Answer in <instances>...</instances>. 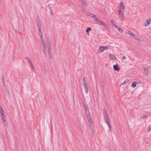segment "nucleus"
Segmentation results:
<instances>
[{
  "label": "nucleus",
  "mask_w": 151,
  "mask_h": 151,
  "mask_svg": "<svg viewBox=\"0 0 151 151\" xmlns=\"http://www.w3.org/2000/svg\"><path fill=\"white\" fill-rule=\"evenodd\" d=\"M42 45V49L44 53L46 54L47 49L48 48V47L50 46L49 44H47L45 42L44 38L40 39Z\"/></svg>",
  "instance_id": "f257e3e1"
},
{
  "label": "nucleus",
  "mask_w": 151,
  "mask_h": 151,
  "mask_svg": "<svg viewBox=\"0 0 151 151\" xmlns=\"http://www.w3.org/2000/svg\"><path fill=\"white\" fill-rule=\"evenodd\" d=\"M105 117V120L106 123L107 124L109 128V130H111V126L110 124V121L109 119V117L108 114H104Z\"/></svg>",
  "instance_id": "f03ea898"
},
{
  "label": "nucleus",
  "mask_w": 151,
  "mask_h": 151,
  "mask_svg": "<svg viewBox=\"0 0 151 151\" xmlns=\"http://www.w3.org/2000/svg\"><path fill=\"white\" fill-rule=\"evenodd\" d=\"M109 48V46H107L105 47L101 46L98 49V51L99 53L103 52L104 50H108Z\"/></svg>",
  "instance_id": "7ed1b4c3"
},
{
  "label": "nucleus",
  "mask_w": 151,
  "mask_h": 151,
  "mask_svg": "<svg viewBox=\"0 0 151 151\" xmlns=\"http://www.w3.org/2000/svg\"><path fill=\"white\" fill-rule=\"evenodd\" d=\"M25 58L29 64V65L31 68L32 69L35 70V67L32 63V61L31 59L28 56L26 57Z\"/></svg>",
  "instance_id": "20e7f679"
},
{
  "label": "nucleus",
  "mask_w": 151,
  "mask_h": 151,
  "mask_svg": "<svg viewBox=\"0 0 151 151\" xmlns=\"http://www.w3.org/2000/svg\"><path fill=\"white\" fill-rule=\"evenodd\" d=\"M88 16H90L91 17H93L95 21L97 23H98L99 22L100 20H99L98 17L96 15L93 14L91 13H88L87 14Z\"/></svg>",
  "instance_id": "39448f33"
},
{
  "label": "nucleus",
  "mask_w": 151,
  "mask_h": 151,
  "mask_svg": "<svg viewBox=\"0 0 151 151\" xmlns=\"http://www.w3.org/2000/svg\"><path fill=\"white\" fill-rule=\"evenodd\" d=\"M86 109V116L88 119H91L90 116V112L89 111V109L87 107V106H85Z\"/></svg>",
  "instance_id": "423d86ee"
},
{
  "label": "nucleus",
  "mask_w": 151,
  "mask_h": 151,
  "mask_svg": "<svg viewBox=\"0 0 151 151\" xmlns=\"http://www.w3.org/2000/svg\"><path fill=\"white\" fill-rule=\"evenodd\" d=\"M151 22V19L149 18L146 19L145 20V22L144 23V26L145 27H147L150 24Z\"/></svg>",
  "instance_id": "0eeeda50"
},
{
  "label": "nucleus",
  "mask_w": 151,
  "mask_h": 151,
  "mask_svg": "<svg viewBox=\"0 0 151 151\" xmlns=\"http://www.w3.org/2000/svg\"><path fill=\"white\" fill-rule=\"evenodd\" d=\"M48 52L50 58L52 59V49L50 46L48 47Z\"/></svg>",
  "instance_id": "6e6552de"
},
{
  "label": "nucleus",
  "mask_w": 151,
  "mask_h": 151,
  "mask_svg": "<svg viewBox=\"0 0 151 151\" xmlns=\"http://www.w3.org/2000/svg\"><path fill=\"white\" fill-rule=\"evenodd\" d=\"M109 58L110 60H116L117 58L114 55L112 54H109Z\"/></svg>",
  "instance_id": "1a4fd4ad"
},
{
  "label": "nucleus",
  "mask_w": 151,
  "mask_h": 151,
  "mask_svg": "<svg viewBox=\"0 0 151 151\" xmlns=\"http://www.w3.org/2000/svg\"><path fill=\"white\" fill-rule=\"evenodd\" d=\"M119 9H122L124 10L125 9V7L124 5L122 3V1H121V3H119Z\"/></svg>",
  "instance_id": "9d476101"
},
{
  "label": "nucleus",
  "mask_w": 151,
  "mask_h": 151,
  "mask_svg": "<svg viewBox=\"0 0 151 151\" xmlns=\"http://www.w3.org/2000/svg\"><path fill=\"white\" fill-rule=\"evenodd\" d=\"M119 16L120 18L121 21H124V16L123 13L122 14L119 13Z\"/></svg>",
  "instance_id": "9b49d317"
},
{
  "label": "nucleus",
  "mask_w": 151,
  "mask_h": 151,
  "mask_svg": "<svg viewBox=\"0 0 151 151\" xmlns=\"http://www.w3.org/2000/svg\"><path fill=\"white\" fill-rule=\"evenodd\" d=\"M80 2L82 6H85L87 3V0H80Z\"/></svg>",
  "instance_id": "f8f14e48"
},
{
  "label": "nucleus",
  "mask_w": 151,
  "mask_h": 151,
  "mask_svg": "<svg viewBox=\"0 0 151 151\" xmlns=\"http://www.w3.org/2000/svg\"><path fill=\"white\" fill-rule=\"evenodd\" d=\"M132 37H133L135 40L138 41L139 42L141 40L140 39H139V37L135 35V34L134 35H133Z\"/></svg>",
  "instance_id": "ddd939ff"
},
{
  "label": "nucleus",
  "mask_w": 151,
  "mask_h": 151,
  "mask_svg": "<svg viewBox=\"0 0 151 151\" xmlns=\"http://www.w3.org/2000/svg\"><path fill=\"white\" fill-rule=\"evenodd\" d=\"M38 33L40 39H42L44 38L43 37V32L42 30L41 29L38 31Z\"/></svg>",
  "instance_id": "4468645a"
},
{
  "label": "nucleus",
  "mask_w": 151,
  "mask_h": 151,
  "mask_svg": "<svg viewBox=\"0 0 151 151\" xmlns=\"http://www.w3.org/2000/svg\"><path fill=\"white\" fill-rule=\"evenodd\" d=\"M148 73V69L147 68H145L144 71V74L145 75H147Z\"/></svg>",
  "instance_id": "2eb2a0df"
},
{
  "label": "nucleus",
  "mask_w": 151,
  "mask_h": 151,
  "mask_svg": "<svg viewBox=\"0 0 151 151\" xmlns=\"http://www.w3.org/2000/svg\"><path fill=\"white\" fill-rule=\"evenodd\" d=\"M89 123V124L90 126V127H92V129H93V123L92 120L91 119H88Z\"/></svg>",
  "instance_id": "dca6fc26"
},
{
  "label": "nucleus",
  "mask_w": 151,
  "mask_h": 151,
  "mask_svg": "<svg viewBox=\"0 0 151 151\" xmlns=\"http://www.w3.org/2000/svg\"><path fill=\"white\" fill-rule=\"evenodd\" d=\"M113 68L116 71H119L120 70V68L118 67V65L117 64L113 65Z\"/></svg>",
  "instance_id": "f3484780"
},
{
  "label": "nucleus",
  "mask_w": 151,
  "mask_h": 151,
  "mask_svg": "<svg viewBox=\"0 0 151 151\" xmlns=\"http://www.w3.org/2000/svg\"><path fill=\"white\" fill-rule=\"evenodd\" d=\"M126 33L127 34H128L129 35L131 36L132 37L133 36V35H134V34L129 31H127L126 32Z\"/></svg>",
  "instance_id": "a211bd4d"
},
{
  "label": "nucleus",
  "mask_w": 151,
  "mask_h": 151,
  "mask_svg": "<svg viewBox=\"0 0 151 151\" xmlns=\"http://www.w3.org/2000/svg\"><path fill=\"white\" fill-rule=\"evenodd\" d=\"M4 127L5 128H7L8 127V125L7 122H4Z\"/></svg>",
  "instance_id": "6ab92c4d"
},
{
  "label": "nucleus",
  "mask_w": 151,
  "mask_h": 151,
  "mask_svg": "<svg viewBox=\"0 0 151 151\" xmlns=\"http://www.w3.org/2000/svg\"><path fill=\"white\" fill-rule=\"evenodd\" d=\"M137 82L135 81L134 82L132 83L131 84V86L132 87H135L137 84Z\"/></svg>",
  "instance_id": "aec40b11"
},
{
  "label": "nucleus",
  "mask_w": 151,
  "mask_h": 151,
  "mask_svg": "<svg viewBox=\"0 0 151 151\" xmlns=\"http://www.w3.org/2000/svg\"><path fill=\"white\" fill-rule=\"evenodd\" d=\"M98 24H99L101 25H105V23L101 21L100 20L98 22Z\"/></svg>",
  "instance_id": "412c9836"
},
{
  "label": "nucleus",
  "mask_w": 151,
  "mask_h": 151,
  "mask_svg": "<svg viewBox=\"0 0 151 151\" xmlns=\"http://www.w3.org/2000/svg\"><path fill=\"white\" fill-rule=\"evenodd\" d=\"M0 112L1 113H4L1 106H0Z\"/></svg>",
  "instance_id": "4be33fe9"
},
{
  "label": "nucleus",
  "mask_w": 151,
  "mask_h": 151,
  "mask_svg": "<svg viewBox=\"0 0 151 151\" xmlns=\"http://www.w3.org/2000/svg\"><path fill=\"white\" fill-rule=\"evenodd\" d=\"M128 82V80H126L124 81V82H122L121 84V85H124L125 84L127 83Z\"/></svg>",
  "instance_id": "5701e85b"
},
{
  "label": "nucleus",
  "mask_w": 151,
  "mask_h": 151,
  "mask_svg": "<svg viewBox=\"0 0 151 151\" xmlns=\"http://www.w3.org/2000/svg\"><path fill=\"white\" fill-rule=\"evenodd\" d=\"M84 87H85V90L87 94L88 93V86Z\"/></svg>",
  "instance_id": "b1692460"
},
{
  "label": "nucleus",
  "mask_w": 151,
  "mask_h": 151,
  "mask_svg": "<svg viewBox=\"0 0 151 151\" xmlns=\"http://www.w3.org/2000/svg\"><path fill=\"white\" fill-rule=\"evenodd\" d=\"M91 30V29L90 27H88L86 30V32L87 33H88L89 31H90Z\"/></svg>",
  "instance_id": "393cba45"
},
{
  "label": "nucleus",
  "mask_w": 151,
  "mask_h": 151,
  "mask_svg": "<svg viewBox=\"0 0 151 151\" xmlns=\"http://www.w3.org/2000/svg\"><path fill=\"white\" fill-rule=\"evenodd\" d=\"M2 80L3 82L4 86H5L6 84L4 78V77H2Z\"/></svg>",
  "instance_id": "a878e982"
},
{
  "label": "nucleus",
  "mask_w": 151,
  "mask_h": 151,
  "mask_svg": "<svg viewBox=\"0 0 151 151\" xmlns=\"http://www.w3.org/2000/svg\"><path fill=\"white\" fill-rule=\"evenodd\" d=\"M111 23L113 25L114 27L116 25V24L115 23V22L113 20H111Z\"/></svg>",
  "instance_id": "bb28decb"
},
{
  "label": "nucleus",
  "mask_w": 151,
  "mask_h": 151,
  "mask_svg": "<svg viewBox=\"0 0 151 151\" xmlns=\"http://www.w3.org/2000/svg\"><path fill=\"white\" fill-rule=\"evenodd\" d=\"M118 30L119 32L121 33H122L123 32V30L120 28H119L118 29Z\"/></svg>",
  "instance_id": "cd10ccee"
},
{
  "label": "nucleus",
  "mask_w": 151,
  "mask_h": 151,
  "mask_svg": "<svg viewBox=\"0 0 151 151\" xmlns=\"http://www.w3.org/2000/svg\"><path fill=\"white\" fill-rule=\"evenodd\" d=\"M103 110L104 111V114H107V113L106 109L104 108Z\"/></svg>",
  "instance_id": "c85d7f7f"
},
{
  "label": "nucleus",
  "mask_w": 151,
  "mask_h": 151,
  "mask_svg": "<svg viewBox=\"0 0 151 151\" xmlns=\"http://www.w3.org/2000/svg\"><path fill=\"white\" fill-rule=\"evenodd\" d=\"M124 10H123L119 9V10H118V12L119 13H120V14H122V12H123Z\"/></svg>",
  "instance_id": "c756f323"
},
{
  "label": "nucleus",
  "mask_w": 151,
  "mask_h": 151,
  "mask_svg": "<svg viewBox=\"0 0 151 151\" xmlns=\"http://www.w3.org/2000/svg\"><path fill=\"white\" fill-rule=\"evenodd\" d=\"M3 122H6V117H4L3 118H2Z\"/></svg>",
  "instance_id": "7c9ffc66"
},
{
  "label": "nucleus",
  "mask_w": 151,
  "mask_h": 151,
  "mask_svg": "<svg viewBox=\"0 0 151 151\" xmlns=\"http://www.w3.org/2000/svg\"><path fill=\"white\" fill-rule=\"evenodd\" d=\"M146 115H143L141 116V118H145L146 117Z\"/></svg>",
  "instance_id": "2f4dec72"
},
{
  "label": "nucleus",
  "mask_w": 151,
  "mask_h": 151,
  "mask_svg": "<svg viewBox=\"0 0 151 151\" xmlns=\"http://www.w3.org/2000/svg\"><path fill=\"white\" fill-rule=\"evenodd\" d=\"M38 28L41 27V23L37 24Z\"/></svg>",
  "instance_id": "473e14b6"
},
{
  "label": "nucleus",
  "mask_w": 151,
  "mask_h": 151,
  "mask_svg": "<svg viewBox=\"0 0 151 151\" xmlns=\"http://www.w3.org/2000/svg\"><path fill=\"white\" fill-rule=\"evenodd\" d=\"M36 22L37 24L41 23L40 22V21L39 19H37V20Z\"/></svg>",
  "instance_id": "72a5a7b5"
},
{
  "label": "nucleus",
  "mask_w": 151,
  "mask_h": 151,
  "mask_svg": "<svg viewBox=\"0 0 151 151\" xmlns=\"http://www.w3.org/2000/svg\"><path fill=\"white\" fill-rule=\"evenodd\" d=\"M4 113H1V117L2 118H3L4 117H5V116H4Z\"/></svg>",
  "instance_id": "f704fd0d"
},
{
  "label": "nucleus",
  "mask_w": 151,
  "mask_h": 151,
  "mask_svg": "<svg viewBox=\"0 0 151 151\" xmlns=\"http://www.w3.org/2000/svg\"><path fill=\"white\" fill-rule=\"evenodd\" d=\"M83 83V85H84V87L87 86V83L86 82H84Z\"/></svg>",
  "instance_id": "c9c22d12"
},
{
  "label": "nucleus",
  "mask_w": 151,
  "mask_h": 151,
  "mask_svg": "<svg viewBox=\"0 0 151 151\" xmlns=\"http://www.w3.org/2000/svg\"><path fill=\"white\" fill-rule=\"evenodd\" d=\"M83 82V83H84V82H86V79H85V78H83V79H82V80Z\"/></svg>",
  "instance_id": "e433bc0d"
},
{
  "label": "nucleus",
  "mask_w": 151,
  "mask_h": 151,
  "mask_svg": "<svg viewBox=\"0 0 151 151\" xmlns=\"http://www.w3.org/2000/svg\"><path fill=\"white\" fill-rule=\"evenodd\" d=\"M151 130V127H150L149 129H148L147 131L148 132H149Z\"/></svg>",
  "instance_id": "4c0bfd02"
},
{
  "label": "nucleus",
  "mask_w": 151,
  "mask_h": 151,
  "mask_svg": "<svg viewBox=\"0 0 151 151\" xmlns=\"http://www.w3.org/2000/svg\"><path fill=\"white\" fill-rule=\"evenodd\" d=\"M114 27L115 28H117V29H118V28H119V27H118V26H117L116 25L114 26Z\"/></svg>",
  "instance_id": "58836bf2"
},
{
  "label": "nucleus",
  "mask_w": 151,
  "mask_h": 151,
  "mask_svg": "<svg viewBox=\"0 0 151 151\" xmlns=\"http://www.w3.org/2000/svg\"><path fill=\"white\" fill-rule=\"evenodd\" d=\"M92 129L93 130V131L92 132V134H93L94 133V129L93 128V129H92Z\"/></svg>",
  "instance_id": "ea45409f"
},
{
  "label": "nucleus",
  "mask_w": 151,
  "mask_h": 151,
  "mask_svg": "<svg viewBox=\"0 0 151 151\" xmlns=\"http://www.w3.org/2000/svg\"><path fill=\"white\" fill-rule=\"evenodd\" d=\"M105 27L106 28L107 27H108V26L105 24V25H104Z\"/></svg>",
  "instance_id": "a19ab883"
},
{
  "label": "nucleus",
  "mask_w": 151,
  "mask_h": 151,
  "mask_svg": "<svg viewBox=\"0 0 151 151\" xmlns=\"http://www.w3.org/2000/svg\"><path fill=\"white\" fill-rule=\"evenodd\" d=\"M41 27H39V28H38V31H39L41 29Z\"/></svg>",
  "instance_id": "79ce46f5"
},
{
  "label": "nucleus",
  "mask_w": 151,
  "mask_h": 151,
  "mask_svg": "<svg viewBox=\"0 0 151 151\" xmlns=\"http://www.w3.org/2000/svg\"><path fill=\"white\" fill-rule=\"evenodd\" d=\"M125 58H126L124 56H123V57H122V59L123 60H124V59H125Z\"/></svg>",
  "instance_id": "37998d69"
}]
</instances>
